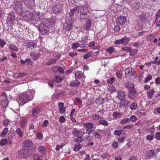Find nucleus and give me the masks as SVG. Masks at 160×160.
I'll return each instance as SVG.
<instances>
[{
    "label": "nucleus",
    "mask_w": 160,
    "mask_h": 160,
    "mask_svg": "<svg viewBox=\"0 0 160 160\" xmlns=\"http://www.w3.org/2000/svg\"><path fill=\"white\" fill-rule=\"evenodd\" d=\"M77 12L80 13V18L84 19L87 16L88 10L85 6H78L77 7Z\"/></svg>",
    "instance_id": "obj_1"
},
{
    "label": "nucleus",
    "mask_w": 160,
    "mask_h": 160,
    "mask_svg": "<svg viewBox=\"0 0 160 160\" xmlns=\"http://www.w3.org/2000/svg\"><path fill=\"white\" fill-rule=\"evenodd\" d=\"M30 100L28 95L23 93L19 96L18 101L19 104L22 105Z\"/></svg>",
    "instance_id": "obj_2"
},
{
    "label": "nucleus",
    "mask_w": 160,
    "mask_h": 160,
    "mask_svg": "<svg viewBox=\"0 0 160 160\" xmlns=\"http://www.w3.org/2000/svg\"><path fill=\"white\" fill-rule=\"evenodd\" d=\"M1 97L2 98L1 102V106L3 108H6L8 107L9 102L6 93H2L1 94Z\"/></svg>",
    "instance_id": "obj_3"
},
{
    "label": "nucleus",
    "mask_w": 160,
    "mask_h": 160,
    "mask_svg": "<svg viewBox=\"0 0 160 160\" xmlns=\"http://www.w3.org/2000/svg\"><path fill=\"white\" fill-rule=\"evenodd\" d=\"M22 2L20 0L16 1L15 5V10L18 14H20L22 11Z\"/></svg>",
    "instance_id": "obj_4"
},
{
    "label": "nucleus",
    "mask_w": 160,
    "mask_h": 160,
    "mask_svg": "<svg viewBox=\"0 0 160 160\" xmlns=\"http://www.w3.org/2000/svg\"><path fill=\"white\" fill-rule=\"evenodd\" d=\"M27 150H20L16 153L18 158H27L29 155Z\"/></svg>",
    "instance_id": "obj_5"
},
{
    "label": "nucleus",
    "mask_w": 160,
    "mask_h": 160,
    "mask_svg": "<svg viewBox=\"0 0 160 160\" xmlns=\"http://www.w3.org/2000/svg\"><path fill=\"white\" fill-rule=\"evenodd\" d=\"M117 98L119 100L123 101L126 98V95L124 92L122 91L119 90L117 92Z\"/></svg>",
    "instance_id": "obj_6"
},
{
    "label": "nucleus",
    "mask_w": 160,
    "mask_h": 160,
    "mask_svg": "<svg viewBox=\"0 0 160 160\" xmlns=\"http://www.w3.org/2000/svg\"><path fill=\"white\" fill-rule=\"evenodd\" d=\"M39 29L41 31L42 34H45L49 31L48 28L43 23H41L39 26Z\"/></svg>",
    "instance_id": "obj_7"
},
{
    "label": "nucleus",
    "mask_w": 160,
    "mask_h": 160,
    "mask_svg": "<svg viewBox=\"0 0 160 160\" xmlns=\"http://www.w3.org/2000/svg\"><path fill=\"white\" fill-rule=\"evenodd\" d=\"M127 18L126 17L121 16L118 18L117 20V24L122 25L127 22Z\"/></svg>",
    "instance_id": "obj_8"
},
{
    "label": "nucleus",
    "mask_w": 160,
    "mask_h": 160,
    "mask_svg": "<svg viewBox=\"0 0 160 160\" xmlns=\"http://www.w3.org/2000/svg\"><path fill=\"white\" fill-rule=\"evenodd\" d=\"M125 73L126 77L128 78L133 76L135 74V72H132V68L131 67H129L126 69Z\"/></svg>",
    "instance_id": "obj_9"
},
{
    "label": "nucleus",
    "mask_w": 160,
    "mask_h": 160,
    "mask_svg": "<svg viewBox=\"0 0 160 160\" xmlns=\"http://www.w3.org/2000/svg\"><path fill=\"white\" fill-rule=\"evenodd\" d=\"M137 92L135 88L130 90L128 93V97L131 99H134L136 96Z\"/></svg>",
    "instance_id": "obj_10"
},
{
    "label": "nucleus",
    "mask_w": 160,
    "mask_h": 160,
    "mask_svg": "<svg viewBox=\"0 0 160 160\" xmlns=\"http://www.w3.org/2000/svg\"><path fill=\"white\" fill-rule=\"evenodd\" d=\"M124 85V87L128 90H130L135 88L134 83L131 81L126 82Z\"/></svg>",
    "instance_id": "obj_11"
},
{
    "label": "nucleus",
    "mask_w": 160,
    "mask_h": 160,
    "mask_svg": "<svg viewBox=\"0 0 160 160\" xmlns=\"http://www.w3.org/2000/svg\"><path fill=\"white\" fill-rule=\"evenodd\" d=\"M30 55L34 60L38 59L40 57V54L39 53H35L34 52H31L30 53Z\"/></svg>",
    "instance_id": "obj_12"
},
{
    "label": "nucleus",
    "mask_w": 160,
    "mask_h": 160,
    "mask_svg": "<svg viewBox=\"0 0 160 160\" xmlns=\"http://www.w3.org/2000/svg\"><path fill=\"white\" fill-rule=\"evenodd\" d=\"M72 25L70 23H65L63 25V28L66 31L70 30L72 28Z\"/></svg>",
    "instance_id": "obj_13"
},
{
    "label": "nucleus",
    "mask_w": 160,
    "mask_h": 160,
    "mask_svg": "<svg viewBox=\"0 0 160 160\" xmlns=\"http://www.w3.org/2000/svg\"><path fill=\"white\" fill-rule=\"evenodd\" d=\"M32 143L31 140H27L26 141H24L22 145L24 147H30L32 145Z\"/></svg>",
    "instance_id": "obj_14"
},
{
    "label": "nucleus",
    "mask_w": 160,
    "mask_h": 160,
    "mask_svg": "<svg viewBox=\"0 0 160 160\" xmlns=\"http://www.w3.org/2000/svg\"><path fill=\"white\" fill-rule=\"evenodd\" d=\"M75 78L76 79H80L81 78H85V76L81 72L78 71L76 72L75 75Z\"/></svg>",
    "instance_id": "obj_15"
},
{
    "label": "nucleus",
    "mask_w": 160,
    "mask_h": 160,
    "mask_svg": "<svg viewBox=\"0 0 160 160\" xmlns=\"http://www.w3.org/2000/svg\"><path fill=\"white\" fill-rule=\"evenodd\" d=\"M32 116L33 117L37 116L40 112V110L37 108H33L32 110Z\"/></svg>",
    "instance_id": "obj_16"
},
{
    "label": "nucleus",
    "mask_w": 160,
    "mask_h": 160,
    "mask_svg": "<svg viewBox=\"0 0 160 160\" xmlns=\"http://www.w3.org/2000/svg\"><path fill=\"white\" fill-rule=\"evenodd\" d=\"M63 103L62 102L59 103L58 104L59 112L61 114H63L65 111V108L63 107Z\"/></svg>",
    "instance_id": "obj_17"
},
{
    "label": "nucleus",
    "mask_w": 160,
    "mask_h": 160,
    "mask_svg": "<svg viewBox=\"0 0 160 160\" xmlns=\"http://www.w3.org/2000/svg\"><path fill=\"white\" fill-rule=\"evenodd\" d=\"M20 125L22 128L24 127L27 124V120L25 117H22L20 119Z\"/></svg>",
    "instance_id": "obj_18"
},
{
    "label": "nucleus",
    "mask_w": 160,
    "mask_h": 160,
    "mask_svg": "<svg viewBox=\"0 0 160 160\" xmlns=\"http://www.w3.org/2000/svg\"><path fill=\"white\" fill-rule=\"evenodd\" d=\"M53 12L55 14H58L61 12L62 7L60 5H56L53 8Z\"/></svg>",
    "instance_id": "obj_19"
},
{
    "label": "nucleus",
    "mask_w": 160,
    "mask_h": 160,
    "mask_svg": "<svg viewBox=\"0 0 160 160\" xmlns=\"http://www.w3.org/2000/svg\"><path fill=\"white\" fill-rule=\"evenodd\" d=\"M138 19L142 22H144L148 19V17L144 13H142L138 16Z\"/></svg>",
    "instance_id": "obj_20"
},
{
    "label": "nucleus",
    "mask_w": 160,
    "mask_h": 160,
    "mask_svg": "<svg viewBox=\"0 0 160 160\" xmlns=\"http://www.w3.org/2000/svg\"><path fill=\"white\" fill-rule=\"evenodd\" d=\"M25 4L28 7H32L33 6V0H24Z\"/></svg>",
    "instance_id": "obj_21"
},
{
    "label": "nucleus",
    "mask_w": 160,
    "mask_h": 160,
    "mask_svg": "<svg viewBox=\"0 0 160 160\" xmlns=\"http://www.w3.org/2000/svg\"><path fill=\"white\" fill-rule=\"evenodd\" d=\"M38 150L42 155L45 154L46 152V148L44 146H40L38 148Z\"/></svg>",
    "instance_id": "obj_22"
},
{
    "label": "nucleus",
    "mask_w": 160,
    "mask_h": 160,
    "mask_svg": "<svg viewBox=\"0 0 160 160\" xmlns=\"http://www.w3.org/2000/svg\"><path fill=\"white\" fill-rule=\"evenodd\" d=\"M147 92L148 98L150 99L152 98L155 91L153 89H150L148 90Z\"/></svg>",
    "instance_id": "obj_23"
},
{
    "label": "nucleus",
    "mask_w": 160,
    "mask_h": 160,
    "mask_svg": "<svg viewBox=\"0 0 160 160\" xmlns=\"http://www.w3.org/2000/svg\"><path fill=\"white\" fill-rule=\"evenodd\" d=\"M80 83V82L76 79L75 81H72L70 82V85L72 87H75L78 85Z\"/></svg>",
    "instance_id": "obj_24"
},
{
    "label": "nucleus",
    "mask_w": 160,
    "mask_h": 160,
    "mask_svg": "<svg viewBox=\"0 0 160 160\" xmlns=\"http://www.w3.org/2000/svg\"><path fill=\"white\" fill-rule=\"evenodd\" d=\"M77 12H78L77 7L76 8H74L71 9L70 11L69 14L70 16V17H73L74 15L77 13Z\"/></svg>",
    "instance_id": "obj_25"
},
{
    "label": "nucleus",
    "mask_w": 160,
    "mask_h": 160,
    "mask_svg": "<svg viewBox=\"0 0 160 160\" xmlns=\"http://www.w3.org/2000/svg\"><path fill=\"white\" fill-rule=\"evenodd\" d=\"M129 40V38H127L126 36L124 37L122 39V44L125 45H127L128 43Z\"/></svg>",
    "instance_id": "obj_26"
},
{
    "label": "nucleus",
    "mask_w": 160,
    "mask_h": 160,
    "mask_svg": "<svg viewBox=\"0 0 160 160\" xmlns=\"http://www.w3.org/2000/svg\"><path fill=\"white\" fill-rule=\"evenodd\" d=\"M27 75L26 73L19 72L16 73L14 75V77L15 78H21Z\"/></svg>",
    "instance_id": "obj_27"
},
{
    "label": "nucleus",
    "mask_w": 160,
    "mask_h": 160,
    "mask_svg": "<svg viewBox=\"0 0 160 160\" xmlns=\"http://www.w3.org/2000/svg\"><path fill=\"white\" fill-rule=\"evenodd\" d=\"M9 49L12 51L17 52L18 50V48L15 45L12 44L9 45Z\"/></svg>",
    "instance_id": "obj_28"
},
{
    "label": "nucleus",
    "mask_w": 160,
    "mask_h": 160,
    "mask_svg": "<svg viewBox=\"0 0 160 160\" xmlns=\"http://www.w3.org/2000/svg\"><path fill=\"white\" fill-rule=\"evenodd\" d=\"M91 21L90 20H88L86 23L84 25V28L85 29H89L91 26Z\"/></svg>",
    "instance_id": "obj_29"
},
{
    "label": "nucleus",
    "mask_w": 160,
    "mask_h": 160,
    "mask_svg": "<svg viewBox=\"0 0 160 160\" xmlns=\"http://www.w3.org/2000/svg\"><path fill=\"white\" fill-rule=\"evenodd\" d=\"M107 89L111 93L115 92L116 90L115 87L112 85L108 86L107 87Z\"/></svg>",
    "instance_id": "obj_30"
},
{
    "label": "nucleus",
    "mask_w": 160,
    "mask_h": 160,
    "mask_svg": "<svg viewBox=\"0 0 160 160\" xmlns=\"http://www.w3.org/2000/svg\"><path fill=\"white\" fill-rule=\"evenodd\" d=\"M26 46L29 48L33 49L35 46V44L33 42H29L27 43Z\"/></svg>",
    "instance_id": "obj_31"
},
{
    "label": "nucleus",
    "mask_w": 160,
    "mask_h": 160,
    "mask_svg": "<svg viewBox=\"0 0 160 160\" xmlns=\"http://www.w3.org/2000/svg\"><path fill=\"white\" fill-rule=\"evenodd\" d=\"M34 160H42V156L38 154H35L33 156Z\"/></svg>",
    "instance_id": "obj_32"
},
{
    "label": "nucleus",
    "mask_w": 160,
    "mask_h": 160,
    "mask_svg": "<svg viewBox=\"0 0 160 160\" xmlns=\"http://www.w3.org/2000/svg\"><path fill=\"white\" fill-rule=\"evenodd\" d=\"M123 132H125V131H124L123 130H115L113 133L115 135L120 136Z\"/></svg>",
    "instance_id": "obj_33"
},
{
    "label": "nucleus",
    "mask_w": 160,
    "mask_h": 160,
    "mask_svg": "<svg viewBox=\"0 0 160 160\" xmlns=\"http://www.w3.org/2000/svg\"><path fill=\"white\" fill-rule=\"evenodd\" d=\"M131 121V119L129 118H125L120 121V123L122 124H124L126 123L129 122Z\"/></svg>",
    "instance_id": "obj_34"
},
{
    "label": "nucleus",
    "mask_w": 160,
    "mask_h": 160,
    "mask_svg": "<svg viewBox=\"0 0 160 160\" xmlns=\"http://www.w3.org/2000/svg\"><path fill=\"white\" fill-rule=\"evenodd\" d=\"M74 22L73 17H70L66 19V22L68 23H70L73 24Z\"/></svg>",
    "instance_id": "obj_35"
},
{
    "label": "nucleus",
    "mask_w": 160,
    "mask_h": 160,
    "mask_svg": "<svg viewBox=\"0 0 160 160\" xmlns=\"http://www.w3.org/2000/svg\"><path fill=\"white\" fill-rule=\"evenodd\" d=\"M17 133L19 136L20 138L22 136L23 133L20 128H17L16 131Z\"/></svg>",
    "instance_id": "obj_36"
},
{
    "label": "nucleus",
    "mask_w": 160,
    "mask_h": 160,
    "mask_svg": "<svg viewBox=\"0 0 160 160\" xmlns=\"http://www.w3.org/2000/svg\"><path fill=\"white\" fill-rule=\"evenodd\" d=\"M7 142V140L6 138H3L0 140V145L3 146L5 145Z\"/></svg>",
    "instance_id": "obj_37"
},
{
    "label": "nucleus",
    "mask_w": 160,
    "mask_h": 160,
    "mask_svg": "<svg viewBox=\"0 0 160 160\" xmlns=\"http://www.w3.org/2000/svg\"><path fill=\"white\" fill-rule=\"evenodd\" d=\"M82 148V145L80 144H76L74 147V150L75 151H79Z\"/></svg>",
    "instance_id": "obj_38"
},
{
    "label": "nucleus",
    "mask_w": 160,
    "mask_h": 160,
    "mask_svg": "<svg viewBox=\"0 0 160 160\" xmlns=\"http://www.w3.org/2000/svg\"><path fill=\"white\" fill-rule=\"evenodd\" d=\"M80 132H81L80 131H79L75 129H74L72 133L74 136L75 137H78L80 135Z\"/></svg>",
    "instance_id": "obj_39"
},
{
    "label": "nucleus",
    "mask_w": 160,
    "mask_h": 160,
    "mask_svg": "<svg viewBox=\"0 0 160 160\" xmlns=\"http://www.w3.org/2000/svg\"><path fill=\"white\" fill-rule=\"evenodd\" d=\"M138 52V50L136 49H131V51L130 52V56H134Z\"/></svg>",
    "instance_id": "obj_40"
},
{
    "label": "nucleus",
    "mask_w": 160,
    "mask_h": 160,
    "mask_svg": "<svg viewBox=\"0 0 160 160\" xmlns=\"http://www.w3.org/2000/svg\"><path fill=\"white\" fill-rule=\"evenodd\" d=\"M74 140L75 142L80 143L83 141V139L82 137L80 136L75 139Z\"/></svg>",
    "instance_id": "obj_41"
},
{
    "label": "nucleus",
    "mask_w": 160,
    "mask_h": 160,
    "mask_svg": "<svg viewBox=\"0 0 160 160\" xmlns=\"http://www.w3.org/2000/svg\"><path fill=\"white\" fill-rule=\"evenodd\" d=\"M94 127H91L89 128H87L86 130V133L88 134H90L91 132L94 130Z\"/></svg>",
    "instance_id": "obj_42"
},
{
    "label": "nucleus",
    "mask_w": 160,
    "mask_h": 160,
    "mask_svg": "<svg viewBox=\"0 0 160 160\" xmlns=\"http://www.w3.org/2000/svg\"><path fill=\"white\" fill-rule=\"evenodd\" d=\"M54 80L56 82L59 83L62 81V79L61 77L56 76L55 77Z\"/></svg>",
    "instance_id": "obj_43"
},
{
    "label": "nucleus",
    "mask_w": 160,
    "mask_h": 160,
    "mask_svg": "<svg viewBox=\"0 0 160 160\" xmlns=\"http://www.w3.org/2000/svg\"><path fill=\"white\" fill-rule=\"evenodd\" d=\"M92 53V52H89L83 55V57L85 59H87L91 56Z\"/></svg>",
    "instance_id": "obj_44"
},
{
    "label": "nucleus",
    "mask_w": 160,
    "mask_h": 160,
    "mask_svg": "<svg viewBox=\"0 0 160 160\" xmlns=\"http://www.w3.org/2000/svg\"><path fill=\"white\" fill-rule=\"evenodd\" d=\"M79 47L80 45L78 43H73L72 45V48L73 49H75Z\"/></svg>",
    "instance_id": "obj_45"
},
{
    "label": "nucleus",
    "mask_w": 160,
    "mask_h": 160,
    "mask_svg": "<svg viewBox=\"0 0 160 160\" xmlns=\"http://www.w3.org/2000/svg\"><path fill=\"white\" fill-rule=\"evenodd\" d=\"M99 123L105 126H107L108 125V122L104 120H100L99 121Z\"/></svg>",
    "instance_id": "obj_46"
},
{
    "label": "nucleus",
    "mask_w": 160,
    "mask_h": 160,
    "mask_svg": "<svg viewBox=\"0 0 160 160\" xmlns=\"http://www.w3.org/2000/svg\"><path fill=\"white\" fill-rule=\"evenodd\" d=\"M8 131V128H5L1 133V136L2 137H4L6 135Z\"/></svg>",
    "instance_id": "obj_47"
},
{
    "label": "nucleus",
    "mask_w": 160,
    "mask_h": 160,
    "mask_svg": "<svg viewBox=\"0 0 160 160\" xmlns=\"http://www.w3.org/2000/svg\"><path fill=\"white\" fill-rule=\"evenodd\" d=\"M115 49L113 47H110L109 48L107 49L106 50V51L109 53H111L113 52L114 51Z\"/></svg>",
    "instance_id": "obj_48"
},
{
    "label": "nucleus",
    "mask_w": 160,
    "mask_h": 160,
    "mask_svg": "<svg viewBox=\"0 0 160 160\" xmlns=\"http://www.w3.org/2000/svg\"><path fill=\"white\" fill-rule=\"evenodd\" d=\"M137 107V104L135 103H133L131 105L130 108L132 110H133L136 108Z\"/></svg>",
    "instance_id": "obj_49"
},
{
    "label": "nucleus",
    "mask_w": 160,
    "mask_h": 160,
    "mask_svg": "<svg viewBox=\"0 0 160 160\" xmlns=\"http://www.w3.org/2000/svg\"><path fill=\"white\" fill-rule=\"evenodd\" d=\"M116 75L118 78L121 79L122 77V72L120 71H118L116 72Z\"/></svg>",
    "instance_id": "obj_50"
},
{
    "label": "nucleus",
    "mask_w": 160,
    "mask_h": 160,
    "mask_svg": "<svg viewBox=\"0 0 160 160\" xmlns=\"http://www.w3.org/2000/svg\"><path fill=\"white\" fill-rule=\"evenodd\" d=\"M115 80L114 78H111L107 81V82L109 84H112L114 82Z\"/></svg>",
    "instance_id": "obj_51"
},
{
    "label": "nucleus",
    "mask_w": 160,
    "mask_h": 160,
    "mask_svg": "<svg viewBox=\"0 0 160 160\" xmlns=\"http://www.w3.org/2000/svg\"><path fill=\"white\" fill-rule=\"evenodd\" d=\"M92 118L93 120H99L101 118V117L99 115L95 114L92 116Z\"/></svg>",
    "instance_id": "obj_52"
},
{
    "label": "nucleus",
    "mask_w": 160,
    "mask_h": 160,
    "mask_svg": "<svg viewBox=\"0 0 160 160\" xmlns=\"http://www.w3.org/2000/svg\"><path fill=\"white\" fill-rule=\"evenodd\" d=\"M154 137V135L152 134H150L148 135L146 138V139L147 140H152L153 139Z\"/></svg>",
    "instance_id": "obj_53"
},
{
    "label": "nucleus",
    "mask_w": 160,
    "mask_h": 160,
    "mask_svg": "<svg viewBox=\"0 0 160 160\" xmlns=\"http://www.w3.org/2000/svg\"><path fill=\"white\" fill-rule=\"evenodd\" d=\"M44 23L45 25V26L47 27H50V24L49 23V19H45L44 20Z\"/></svg>",
    "instance_id": "obj_54"
},
{
    "label": "nucleus",
    "mask_w": 160,
    "mask_h": 160,
    "mask_svg": "<svg viewBox=\"0 0 160 160\" xmlns=\"http://www.w3.org/2000/svg\"><path fill=\"white\" fill-rule=\"evenodd\" d=\"M93 135L96 138H101L100 135L97 132H93Z\"/></svg>",
    "instance_id": "obj_55"
},
{
    "label": "nucleus",
    "mask_w": 160,
    "mask_h": 160,
    "mask_svg": "<svg viewBox=\"0 0 160 160\" xmlns=\"http://www.w3.org/2000/svg\"><path fill=\"white\" fill-rule=\"evenodd\" d=\"M93 124L90 122H87L84 124V126L86 127V128H89L91 127H92Z\"/></svg>",
    "instance_id": "obj_56"
},
{
    "label": "nucleus",
    "mask_w": 160,
    "mask_h": 160,
    "mask_svg": "<svg viewBox=\"0 0 160 160\" xmlns=\"http://www.w3.org/2000/svg\"><path fill=\"white\" fill-rule=\"evenodd\" d=\"M132 7L135 8H138L139 7V4L138 2H135L132 5Z\"/></svg>",
    "instance_id": "obj_57"
},
{
    "label": "nucleus",
    "mask_w": 160,
    "mask_h": 160,
    "mask_svg": "<svg viewBox=\"0 0 160 160\" xmlns=\"http://www.w3.org/2000/svg\"><path fill=\"white\" fill-rule=\"evenodd\" d=\"M152 78V76L151 75H149L146 78L145 81L144 82L145 83H147L148 81L151 80Z\"/></svg>",
    "instance_id": "obj_58"
},
{
    "label": "nucleus",
    "mask_w": 160,
    "mask_h": 160,
    "mask_svg": "<svg viewBox=\"0 0 160 160\" xmlns=\"http://www.w3.org/2000/svg\"><path fill=\"white\" fill-rule=\"evenodd\" d=\"M122 50L124 51L128 52H130L131 48V47H124L122 48Z\"/></svg>",
    "instance_id": "obj_59"
},
{
    "label": "nucleus",
    "mask_w": 160,
    "mask_h": 160,
    "mask_svg": "<svg viewBox=\"0 0 160 160\" xmlns=\"http://www.w3.org/2000/svg\"><path fill=\"white\" fill-rule=\"evenodd\" d=\"M121 115L120 113L119 112L117 113L116 112H114L113 114V116L115 118H118L119 117H120Z\"/></svg>",
    "instance_id": "obj_60"
},
{
    "label": "nucleus",
    "mask_w": 160,
    "mask_h": 160,
    "mask_svg": "<svg viewBox=\"0 0 160 160\" xmlns=\"http://www.w3.org/2000/svg\"><path fill=\"white\" fill-rule=\"evenodd\" d=\"M112 146L115 149L117 148L118 147V142L117 141H114L112 144Z\"/></svg>",
    "instance_id": "obj_61"
},
{
    "label": "nucleus",
    "mask_w": 160,
    "mask_h": 160,
    "mask_svg": "<svg viewBox=\"0 0 160 160\" xmlns=\"http://www.w3.org/2000/svg\"><path fill=\"white\" fill-rule=\"evenodd\" d=\"M9 123V121L7 119H5L3 121V125L4 126H7Z\"/></svg>",
    "instance_id": "obj_62"
},
{
    "label": "nucleus",
    "mask_w": 160,
    "mask_h": 160,
    "mask_svg": "<svg viewBox=\"0 0 160 160\" xmlns=\"http://www.w3.org/2000/svg\"><path fill=\"white\" fill-rule=\"evenodd\" d=\"M155 136L157 140H160V132H157L155 134Z\"/></svg>",
    "instance_id": "obj_63"
},
{
    "label": "nucleus",
    "mask_w": 160,
    "mask_h": 160,
    "mask_svg": "<svg viewBox=\"0 0 160 160\" xmlns=\"http://www.w3.org/2000/svg\"><path fill=\"white\" fill-rule=\"evenodd\" d=\"M130 119H131V120L133 122H135L137 120V118L134 116L132 115Z\"/></svg>",
    "instance_id": "obj_64"
}]
</instances>
